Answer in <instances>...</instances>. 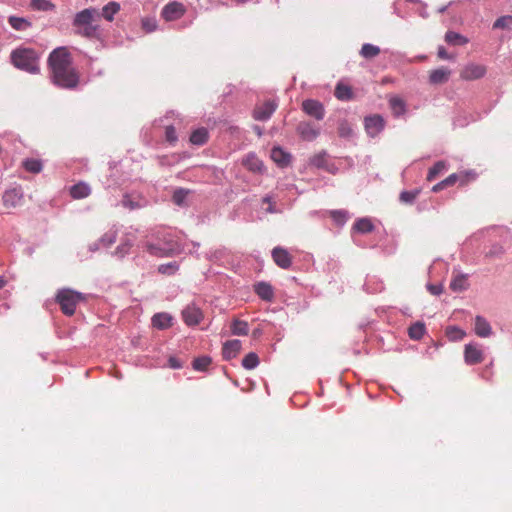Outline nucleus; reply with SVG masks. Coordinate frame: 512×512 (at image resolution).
<instances>
[{"instance_id":"obj_1","label":"nucleus","mask_w":512,"mask_h":512,"mask_svg":"<svg viewBox=\"0 0 512 512\" xmlns=\"http://www.w3.org/2000/svg\"><path fill=\"white\" fill-rule=\"evenodd\" d=\"M52 82L65 89H74L79 84V73L72 65V57L66 47L54 49L48 57Z\"/></svg>"},{"instance_id":"obj_2","label":"nucleus","mask_w":512,"mask_h":512,"mask_svg":"<svg viewBox=\"0 0 512 512\" xmlns=\"http://www.w3.org/2000/svg\"><path fill=\"white\" fill-rule=\"evenodd\" d=\"M96 18H99V14L93 8H87L77 13L73 20L75 32L83 37H95L98 30V25L95 24Z\"/></svg>"},{"instance_id":"obj_3","label":"nucleus","mask_w":512,"mask_h":512,"mask_svg":"<svg viewBox=\"0 0 512 512\" xmlns=\"http://www.w3.org/2000/svg\"><path fill=\"white\" fill-rule=\"evenodd\" d=\"M11 62L18 69L35 74L39 72L38 54L31 48H18L11 53Z\"/></svg>"},{"instance_id":"obj_4","label":"nucleus","mask_w":512,"mask_h":512,"mask_svg":"<svg viewBox=\"0 0 512 512\" xmlns=\"http://www.w3.org/2000/svg\"><path fill=\"white\" fill-rule=\"evenodd\" d=\"M143 247L149 254L160 258L171 257L181 252L179 243L172 237L166 236L163 239H159L157 243L145 241Z\"/></svg>"},{"instance_id":"obj_5","label":"nucleus","mask_w":512,"mask_h":512,"mask_svg":"<svg viewBox=\"0 0 512 512\" xmlns=\"http://www.w3.org/2000/svg\"><path fill=\"white\" fill-rule=\"evenodd\" d=\"M84 300V296L71 289H61L56 295V301L59 303L61 311L68 316L75 313L76 306Z\"/></svg>"},{"instance_id":"obj_6","label":"nucleus","mask_w":512,"mask_h":512,"mask_svg":"<svg viewBox=\"0 0 512 512\" xmlns=\"http://www.w3.org/2000/svg\"><path fill=\"white\" fill-rule=\"evenodd\" d=\"M278 108V102L275 99H268L257 103L253 109V118L257 121H266Z\"/></svg>"},{"instance_id":"obj_7","label":"nucleus","mask_w":512,"mask_h":512,"mask_svg":"<svg viewBox=\"0 0 512 512\" xmlns=\"http://www.w3.org/2000/svg\"><path fill=\"white\" fill-rule=\"evenodd\" d=\"M487 68L485 65L468 63L460 71V78L466 81L481 79L485 76Z\"/></svg>"},{"instance_id":"obj_8","label":"nucleus","mask_w":512,"mask_h":512,"mask_svg":"<svg viewBox=\"0 0 512 512\" xmlns=\"http://www.w3.org/2000/svg\"><path fill=\"white\" fill-rule=\"evenodd\" d=\"M464 361L467 365H476L484 361L482 347L475 343L466 344L464 347Z\"/></svg>"},{"instance_id":"obj_9","label":"nucleus","mask_w":512,"mask_h":512,"mask_svg":"<svg viewBox=\"0 0 512 512\" xmlns=\"http://www.w3.org/2000/svg\"><path fill=\"white\" fill-rule=\"evenodd\" d=\"M185 12L186 8L182 3L173 1L163 7L161 16L165 21L170 22L180 19Z\"/></svg>"},{"instance_id":"obj_10","label":"nucleus","mask_w":512,"mask_h":512,"mask_svg":"<svg viewBox=\"0 0 512 512\" xmlns=\"http://www.w3.org/2000/svg\"><path fill=\"white\" fill-rule=\"evenodd\" d=\"M23 201V193L20 188H12L4 192L2 202L5 208L11 209L19 206Z\"/></svg>"},{"instance_id":"obj_11","label":"nucleus","mask_w":512,"mask_h":512,"mask_svg":"<svg viewBox=\"0 0 512 512\" xmlns=\"http://www.w3.org/2000/svg\"><path fill=\"white\" fill-rule=\"evenodd\" d=\"M302 110L309 116L314 117L317 120L324 118V107L323 105L314 99H307L302 102Z\"/></svg>"},{"instance_id":"obj_12","label":"nucleus","mask_w":512,"mask_h":512,"mask_svg":"<svg viewBox=\"0 0 512 512\" xmlns=\"http://www.w3.org/2000/svg\"><path fill=\"white\" fill-rule=\"evenodd\" d=\"M182 318L183 321L188 326H195L200 323V321L203 319V313L200 310V308L196 307L195 305H188L186 306L182 311Z\"/></svg>"},{"instance_id":"obj_13","label":"nucleus","mask_w":512,"mask_h":512,"mask_svg":"<svg viewBox=\"0 0 512 512\" xmlns=\"http://www.w3.org/2000/svg\"><path fill=\"white\" fill-rule=\"evenodd\" d=\"M272 258L275 264L282 269H288L292 264L291 255L282 247H275L272 250Z\"/></svg>"},{"instance_id":"obj_14","label":"nucleus","mask_w":512,"mask_h":512,"mask_svg":"<svg viewBox=\"0 0 512 512\" xmlns=\"http://www.w3.org/2000/svg\"><path fill=\"white\" fill-rule=\"evenodd\" d=\"M384 128V119L380 115H373L365 118V130L371 136L375 137Z\"/></svg>"},{"instance_id":"obj_15","label":"nucleus","mask_w":512,"mask_h":512,"mask_svg":"<svg viewBox=\"0 0 512 512\" xmlns=\"http://www.w3.org/2000/svg\"><path fill=\"white\" fill-rule=\"evenodd\" d=\"M297 132L306 141H313L319 135V129L309 122H300L297 126Z\"/></svg>"},{"instance_id":"obj_16","label":"nucleus","mask_w":512,"mask_h":512,"mask_svg":"<svg viewBox=\"0 0 512 512\" xmlns=\"http://www.w3.org/2000/svg\"><path fill=\"white\" fill-rule=\"evenodd\" d=\"M241 350V341L238 339L226 341L223 344L222 355L225 360L235 358Z\"/></svg>"},{"instance_id":"obj_17","label":"nucleus","mask_w":512,"mask_h":512,"mask_svg":"<svg viewBox=\"0 0 512 512\" xmlns=\"http://www.w3.org/2000/svg\"><path fill=\"white\" fill-rule=\"evenodd\" d=\"M474 332L478 337L487 338L492 334L489 322L482 316L475 317Z\"/></svg>"},{"instance_id":"obj_18","label":"nucleus","mask_w":512,"mask_h":512,"mask_svg":"<svg viewBox=\"0 0 512 512\" xmlns=\"http://www.w3.org/2000/svg\"><path fill=\"white\" fill-rule=\"evenodd\" d=\"M450 75V69L441 67L430 72L429 81L431 84H443L449 80Z\"/></svg>"},{"instance_id":"obj_19","label":"nucleus","mask_w":512,"mask_h":512,"mask_svg":"<svg viewBox=\"0 0 512 512\" xmlns=\"http://www.w3.org/2000/svg\"><path fill=\"white\" fill-rule=\"evenodd\" d=\"M255 293L264 301H272L274 291L272 286L267 282H259L254 285Z\"/></svg>"},{"instance_id":"obj_20","label":"nucleus","mask_w":512,"mask_h":512,"mask_svg":"<svg viewBox=\"0 0 512 512\" xmlns=\"http://www.w3.org/2000/svg\"><path fill=\"white\" fill-rule=\"evenodd\" d=\"M91 194L90 186L85 182H79L70 188V195L73 199H83Z\"/></svg>"},{"instance_id":"obj_21","label":"nucleus","mask_w":512,"mask_h":512,"mask_svg":"<svg viewBox=\"0 0 512 512\" xmlns=\"http://www.w3.org/2000/svg\"><path fill=\"white\" fill-rule=\"evenodd\" d=\"M271 158L275 163H277L281 167H285V166L289 165V163L291 161L290 154L286 153L280 147H274L272 149Z\"/></svg>"},{"instance_id":"obj_22","label":"nucleus","mask_w":512,"mask_h":512,"mask_svg":"<svg viewBox=\"0 0 512 512\" xmlns=\"http://www.w3.org/2000/svg\"><path fill=\"white\" fill-rule=\"evenodd\" d=\"M242 164L252 172H262L263 163L255 154H248L242 160Z\"/></svg>"},{"instance_id":"obj_23","label":"nucleus","mask_w":512,"mask_h":512,"mask_svg":"<svg viewBox=\"0 0 512 512\" xmlns=\"http://www.w3.org/2000/svg\"><path fill=\"white\" fill-rule=\"evenodd\" d=\"M172 320L168 313H157L152 317V325L158 329H167L172 325Z\"/></svg>"},{"instance_id":"obj_24","label":"nucleus","mask_w":512,"mask_h":512,"mask_svg":"<svg viewBox=\"0 0 512 512\" xmlns=\"http://www.w3.org/2000/svg\"><path fill=\"white\" fill-rule=\"evenodd\" d=\"M467 287V276L463 274L455 275L450 282V289L454 292L464 291L467 289Z\"/></svg>"},{"instance_id":"obj_25","label":"nucleus","mask_w":512,"mask_h":512,"mask_svg":"<svg viewBox=\"0 0 512 512\" xmlns=\"http://www.w3.org/2000/svg\"><path fill=\"white\" fill-rule=\"evenodd\" d=\"M389 105L395 116L403 115L406 112L405 102L400 97H391L389 100Z\"/></svg>"},{"instance_id":"obj_26","label":"nucleus","mask_w":512,"mask_h":512,"mask_svg":"<svg viewBox=\"0 0 512 512\" xmlns=\"http://www.w3.org/2000/svg\"><path fill=\"white\" fill-rule=\"evenodd\" d=\"M445 41L454 46H461L468 43V39L466 37L454 31H448L445 34Z\"/></svg>"},{"instance_id":"obj_27","label":"nucleus","mask_w":512,"mask_h":512,"mask_svg":"<svg viewBox=\"0 0 512 512\" xmlns=\"http://www.w3.org/2000/svg\"><path fill=\"white\" fill-rule=\"evenodd\" d=\"M334 94L337 99L342 101L350 100L353 96L351 88L342 83L337 84Z\"/></svg>"},{"instance_id":"obj_28","label":"nucleus","mask_w":512,"mask_h":512,"mask_svg":"<svg viewBox=\"0 0 512 512\" xmlns=\"http://www.w3.org/2000/svg\"><path fill=\"white\" fill-rule=\"evenodd\" d=\"M208 140V132L205 128H199L192 132L190 142L195 145H203Z\"/></svg>"},{"instance_id":"obj_29","label":"nucleus","mask_w":512,"mask_h":512,"mask_svg":"<svg viewBox=\"0 0 512 512\" xmlns=\"http://www.w3.org/2000/svg\"><path fill=\"white\" fill-rule=\"evenodd\" d=\"M380 54V48L376 45L366 43L360 50V55L366 59L375 58Z\"/></svg>"},{"instance_id":"obj_30","label":"nucleus","mask_w":512,"mask_h":512,"mask_svg":"<svg viewBox=\"0 0 512 512\" xmlns=\"http://www.w3.org/2000/svg\"><path fill=\"white\" fill-rule=\"evenodd\" d=\"M231 332L234 335H247L249 332L248 323L239 319H235L231 324Z\"/></svg>"},{"instance_id":"obj_31","label":"nucleus","mask_w":512,"mask_h":512,"mask_svg":"<svg viewBox=\"0 0 512 512\" xmlns=\"http://www.w3.org/2000/svg\"><path fill=\"white\" fill-rule=\"evenodd\" d=\"M119 10L120 5L117 2H109L107 5L103 7L102 15L106 20L112 21L114 15L118 13Z\"/></svg>"},{"instance_id":"obj_32","label":"nucleus","mask_w":512,"mask_h":512,"mask_svg":"<svg viewBox=\"0 0 512 512\" xmlns=\"http://www.w3.org/2000/svg\"><path fill=\"white\" fill-rule=\"evenodd\" d=\"M446 169V162L438 161L436 162L427 173V181H433L437 178L439 174H441Z\"/></svg>"},{"instance_id":"obj_33","label":"nucleus","mask_w":512,"mask_h":512,"mask_svg":"<svg viewBox=\"0 0 512 512\" xmlns=\"http://www.w3.org/2000/svg\"><path fill=\"white\" fill-rule=\"evenodd\" d=\"M425 333V325L417 322L409 327L408 334L413 340H420Z\"/></svg>"},{"instance_id":"obj_34","label":"nucleus","mask_w":512,"mask_h":512,"mask_svg":"<svg viewBox=\"0 0 512 512\" xmlns=\"http://www.w3.org/2000/svg\"><path fill=\"white\" fill-rule=\"evenodd\" d=\"M354 229L360 233H369L374 229V225L368 218H361L354 224Z\"/></svg>"},{"instance_id":"obj_35","label":"nucleus","mask_w":512,"mask_h":512,"mask_svg":"<svg viewBox=\"0 0 512 512\" xmlns=\"http://www.w3.org/2000/svg\"><path fill=\"white\" fill-rule=\"evenodd\" d=\"M23 167L28 171V172H31V173H40L42 168H43V165H42V162L38 159H34V158H31V159H26L23 161Z\"/></svg>"},{"instance_id":"obj_36","label":"nucleus","mask_w":512,"mask_h":512,"mask_svg":"<svg viewBox=\"0 0 512 512\" xmlns=\"http://www.w3.org/2000/svg\"><path fill=\"white\" fill-rule=\"evenodd\" d=\"M211 362H212V360L210 357L201 356V357L195 358L193 360L192 366H193V369H195L197 371H206L208 369V367L210 366Z\"/></svg>"},{"instance_id":"obj_37","label":"nucleus","mask_w":512,"mask_h":512,"mask_svg":"<svg viewBox=\"0 0 512 512\" xmlns=\"http://www.w3.org/2000/svg\"><path fill=\"white\" fill-rule=\"evenodd\" d=\"M9 24L15 29V30H25L28 27H30V22H28L25 18L21 17H15L11 16L9 17Z\"/></svg>"},{"instance_id":"obj_38","label":"nucleus","mask_w":512,"mask_h":512,"mask_svg":"<svg viewBox=\"0 0 512 512\" xmlns=\"http://www.w3.org/2000/svg\"><path fill=\"white\" fill-rule=\"evenodd\" d=\"M420 189H414L411 191H402L400 193L399 199L402 203L412 204L415 199L419 196Z\"/></svg>"},{"instance_id":"obj_39","label":"nucleus","mask_w":512,"mask_h":512,"mask_svg":"<svg viewBox=\"0 0 512 512\" xmlns=\"http://www.w3.org/2000/svg\"><path fill=\"white\" fill-rule=\"evenodd\" d=\"M259 364V358L256 353H248L242 360V365L246 369H254Z\"/></svg>"},{"instance_id":"obj_40","label":"nucleus","mask_w":512,"mask_h":512,"mask_svg":"<svg viewBox=\"0 0 512 512\" xmlns=\"http://www.w3.org/2000/svg\"><path fill=\"white\" fill-rule=\"evenodd\" d=\"M30 6L34 10L48 11L54 8V5L47 0H31Z\"/></svg>"},{"instance_id":"obj_41","label":"nucleus","mask_w":512,"mask_h":512,"mask_svg":"<svg viewBox=\"0 0 512 512\" xmlns=\"http://www.w3.org/2000/svg\"><path fill=\"white\" fill-rule=\"evenodd\" d=\"M179 269V265L176 261L167 264H161L158 267V271L164 275H173Z\"/></svg>"},{"instance_id":"obj_42","label":"nucleus","mask_w":512,"mask_h":512,"mask_svg":"<svg viewBox=\"0 0 512 512\" xmlns=\"http://www.w3.org/2000/svg\"><path fill=\"white\" fill-rule=\"evenodd\" d=\"M510 25H512V16L506 15L498 18L494 24V29H505L508 28Z\"/></svg>"},{"instance_id":"obj_43","label":"nucleus","mask_w":512,"mask_h":512,"mask_svg":"<svg viewBox=\"0 0 512 512\" xmlns=\"http://www.w3.org/2000/svg\"><path fill=\"white\" fill-rule=\"evenodd\" d=\"M466 333L457 327H449L447 328V336L449 339L456 341L462 340L465 337Z\"/></svg>"},{"instance_id":"obj_44","label":"nucleus","mask_w":512,"mask_h":512,"mask_svg":"<svg viewBox=\"0 0 512 512\" xmlns=\"http://www.w3.org/2000/svg\"><path fill=\"white\" fill-rule=\"evenodd\" d=\"M187 194L188 192L186 190L177 189L173 193L172 200L176 205L181 206L184 204Z\"/></svg>"},{"instance_id":"obj_45","label":"nucleus","mask_w":512,"mask_h":512,"mask_svg":"<svg viewBox=\"0 0 512 512\" xmlns=\"http://www.w3.org/2000/svg\"><path fill=\"white\" fill-rule=\"evenodd\" d=\"M353 130L348 122L342 121L338 126V134L340 137L348 138L352 135Z\"/></svg>"},{"instance_id":"obj_46","label":"nucleus","mask_w":512,"mask_h":512,"mask_svg":"<svg viewBox=\"0 0 512 512\" xmlns=\"http://www.w3.org/2000/svg\"><path fill=\"white\" fill-rule=\"evenodd\" d=\"M142 26L146 32H153L156 30L157 23L154 19H144L142 21Z\"/></svg>"},{"instance_id":"obj_47","label":"nucleus","mask_w":512,"mask_h":512,"mask_svg":"<svg viewBox=\"0 0 512 512\" xmlns=\"http://www.w3.org/2000/svg\"><path fill=\"white\" fill-rule=\"evenodd\" d=\"M165 135H166L167 141H169L171 143H173L177 140L175 128L172 126L166 127Z\"/></svg>"},{"instance_id":"obj_48","label":"nucleus","mask_w":512,"mask_h":512,"mask_svg":"<svg viewBox=\"0 0 512 512\" xmlns=\"http://www.w3.org/2000/svg\"><path fill=\"white\" fill-rule=\"evenodd\" d=\"M331 217L339 223H343L346 219V213L344 211L336 210L331 212Z\"/></svg>"},{"instance_id":"obj_49","label":"nucleus","mask_w":512,"mask_h":512,"mask_svg":"<svg viewBox=\"0 0 512 512\" xmlns=\"http://www.w3.org/2000/svg\"><path fill=\"white\" fill-rule=\"evenodd\" d=\"M116 235L114 232L106 233L102 239L101 242L107 246L111 245L115 242Z\"/></svg>"},{"instance_id":"obj_50","label":"nucleus","mask_w":512,"mask_h":512,"mask_svg":"<svg viewBox=\"0 0 512 512\" xmlns=\"http://www.w3.org/2000/svg\"><path fill=\"white\" fill-rule=\"evenodd\" d=\"M132 246V243L130 242H126L120 246L117 247V254H119L121 257H123L127 252L128 250L130 249V247Z\"/></svg>"},{"instance_id":"obj_51","label":"nucleus","mask_w":512,"mask_h":512,"mask_svg":"<svg viewBox=\"0 0 512 512\" xmlns=\"http://www.w3.org/2000/svg\"><path fill=\"white\" fill-rule=\"evenodd\" d=\"M458 179H459L458 174L453 173V174L449 175L447 178H445L444 181H445V184L447 187H451L458 181Z\"/></svg>"},{"instance_id":"obj_52","label":"nucleus","mask_w":512,"mask_h":512,"mask_svg":"<svg viewBox=\"0 0 512 512\" xmlns=\"http://www.w3.org/2000/svg\"><path fill=\"white\" fill-rule=\"evenodd\" d=\"M437 55L440 59L443 60L452 59V56L447 53L446 49L443 46L438 47Z\"/></svg>"},{"instance_id":"obj_53","label":"nucleus","mask_w":512,"mask_h":512,"mask_svg":"<svg viewBox=\"0 0 512 512\" xmlns=\"http://www.w3.org/2000/svg\"><path fill=\"white\" fill-rule=\"evenodd\" d=\"M447 188L446 184H445V181L442 180L440 181L439 183L435 184L433 187H432V191L437 193V192H440L442 191L443 189Z\"/></svg>"},{"instance_id":"obj_54","label":"nucleus","mask_w":512,"mask_h":512,"mask_svg":"<svg viewBox=\"0 0 512 512\" xmlns=\"http://www.w3.org/2000/svg\"><path fill=\"white\" fill-rule=\"evenodd\" d=\"M428 290L434 295H439L442 293V287L438 285H428Z\"/></svg>"},{"instance_id":"obj_55","label":"nucleus","mask_w":512,"mask_h":512,"mask_svg":"<svg viewBox=\"0 0 512 512\" xmlns=\"http://www.w3.org/2000/svg\"><path fill=\"white\" fill-rule=\"evenodd\" d=\"M169 365L171 368H174V369H178V368H181L182 365L181 363L179 362L178 359L174 358V357H170L169 359Z\"/></svg>"},{"instance_id":"obj_56","label":"nucleus","mask_w":512,"mask_h":512,"mask_svg":"<svg viewBox=\"0 0 512 512\" xmlns=\"http://www.w3.org/2000/svg\"><path fill=\"white\" fill-rule=\"evenodd\" d=\"M122 204L125 206V207H128L130 209H133L134 208V204L133 202L126 196L124 197V199L122 200Z\"/></svg>"},{"instance_id":"obj_57","label":"nucleus","mask_w":512,"mask_h":512,"mask_svg":"<svg viewBox=\"0 0 512 512\" xmlns=\"http://www.w3.org/2000/svg\"><path fill=\"white\" fill-rule=\"evenodd\" d=\"M262 201L263 203H267V206L274 205L270 196L264 197Z\"/></svg>"},{"instance_id":"obj_58","label":"nucleus","mask_w":512,"mask_h":512,"mask_svg":"<svg viewBox=\"0 0 512 512\" xmlns=\"http://www.w3.org/2000/svg\"><path fill=\"white\" fill-rule=\"evenodd\" d=\"M7 281L3 276H0V289L6 285Z\"/></svg>"},{"instance_id":"obj_59","label":"nucleus","mask_w":512,"mask_h":512,"mask_svg":"<svg viewBox=\"0 0 512 512\" xmlns=\"http://www.w3.org/2000/svg\"><path fill=\"white\" fill-rule=\"evenodd\" d=\"M267 212H268V213H274V212H275L274 205H270V206H268V208H267Z\"/></svg>"},{"instance_id":"obj_60","label":"nucleus","mask_w":512,"mask_h":512,"mask_svg":"<svg viewBox=\"0 0 512 512\" xmlns=\"http://www.w3.org/2000/svg\"><path fill=\"white\" fill-rule=\"evenodd\" d=\"M255 131L257 132V134H258L259 136H261V135H262V132H261V130H260V128H259V127H257V126H256V127H255Z\"/></svg>"}]
</instances>
